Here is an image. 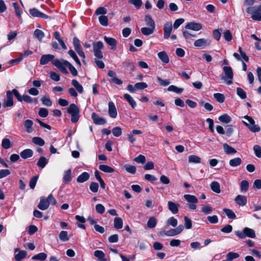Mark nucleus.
Here are the masks:
<instances>
[{
	"mask_svg": "<svg viewBox=\"0 0 261 261\" xmlns=\"http://www.w3.org/2000/svg\"><path fill=\"white\" fill-rule=\"evenodd\" d=\"M184 198L189 203H197L198 202L197 198L192 195L185 194L184 196Z\"/></svg>",
	"mask_w": 261,
	"mask_h": 261,
	"instance_id": "obj_28",
	"label": "nucleus"
},
{
	"mask_svg": "<svg viewBox=\"0 0 261 261\" xmlns=\"http://www.w3.org/2000/svg\"><path fill=\"white\" fill-rule=\"evenodd\" d=\"M65 64L66 66L69 68L70 72L73 76H76L77 75V71L75 68L68 61H65Z\"/></svg>",
	"mask_w": 261,
	"mask_h": 261,
	"instance_id": "obj_37",
	"label": "nucleus"
},
{
	"mask_svg": "<svg viewBox=\"0 0 261 261\" xmlns=\"http://www.w3.org/2000/svg\"><path fill=\"white\" fill-rule=\"evenodd\" d=\"M32 142L36 145L42 146L45 144V141L43 139L39 137H35L32 139Z\"/></svg>",
	"mask_w": 261,
	"mask_h": 261,
	"instance_id": "obj_40",
	"label": "nucleus"
},
{
	"mask_svg": "<svg viewBox=\"0 0 261 261\" xmlns=\"http://www.w3.org/2000/svg\"><path fill=\"white\" fill-rule=\"evenodd\" d=\"M99 169L106 173H113L115 171V170L113 168L106 165H99Z\"/></svg>",
	"mask_w": 261,
	"mask_h": 261,
	"instance_id": "obj_32",
	"label": "nucleus"
},
{
	"mask_svg": "<svg viewBox=\"0 0 261 261\" xmlns=\"http://www.w3.org/2000/svg\"><path fill=\"white\" fill-rule=\"evenodd\" d=\"M123 226L122 219L120 217H116L114 220V226L116 229H121Z\"/></svg>",
	"mask_w": 261,
	"mask_h": 261,
	"instance_id": "obj_34",
	"label": "nucleus"
},
{
	"mask_svg": "<svg viewBox=\"0 0 261 261\" xmlns=\"http://www.w3.org/2000/svg\"><path fill=\"white\" fill-rule=\"evenodd\" d=\"M214 97L217 101L220 103H223L225 100V96L223 94L216 93L214 94Z\"/></svg>",
	"mask_w": 261,
	"mask_h": 261,
	"instance_id": "obj_47",
	"label": "nucleus"
},
{
	"mask_svg": "<svg viewBox=\"0 0 261 261\" xmlns=\"http://www.w3.org/2000/svg\"><path fill=\"white\" fill-rule=\"evenodd\" d=\"M122 64L124 67H125L128 70H133L134 68V63L131 60L129 59H127L125 61H124L122 63Z\"/></svg>",
	"mask_w": 261,
	"mask_h": 261,
	"instance_id": "obj_41",
	"label": "nucleus"
},
{
	"mask_svg": "<svg viewBox=\"0 0 261 261\" xmlns=\"http://www.w3.org/2000/svg\"><path fill=\"white\" fill-rule=\"evenodd\" d=\"M156 81L159 83L160 85L164 87L168 86L170 83V82L169 80H163L162 79H161V77L159 76H158L156 77Z\"/></svg>",
	"mask_w": 261,
	"mask_h": 261,
	"instance_id": "obj_50",
	"label": "nucleus"
},
{
	"mask_svg": "<svg viewBox=\"0 0 261 261\" xmlns=\"http://www.w3.org/2000/svg\"><path fill=\"white\" fill-rule=\"evenodd\" d=\"M112 132L115 137H118L122 134V129L119 126L115 127L112 129Z\"/></svg>",
	"mask_w": 261,
	"mask_h": 261,
	"instance_id": "obj_52",
	"label": "nucleus"
},
{
	"mask_svg": "<svg viewBox=\"0 0 261 261\" xmlns=\"http://www.w3.org/2000/svg\"><path fill=\"white\" fill-rule=\"evenodd\" d=\"M30 14L33 17L48 19L49 17L42 13L36 8H32L29 10Z\"/></svg>",
	"mask_w": 261,
	"mask_h": 261,
	"instance_id": "obj_10",
	"label": "nucleus"
},
{
	"mask_svg": "<svg viewBox=\"0 0 261 261\" xmlns=\"http://www.w3.org/2000/svg\"><path fill=\"white\" fill-rule=\"evenodd\" d=\"M147 84L144 82L137 83L135 84L136 90H143L147 87Z\"/></svg>",
	"mask_w": 261,
	"mask_h": 261,
	"instance_id": "obj_62",
	"label": "nucleus"
},
{
	"mask_svg": "<svg viewBox=\"0 0 261 261\" xmlns=\"http://www.w3.org/2000/svg\"><path fill=\"white\" fill-rule=\"evenodd\" d=\"M172 30L171 22H167L164 26V37L165 39L169 38Z\"/></svg>",
	"mask_w": 261,
	"mask_h": 261,
	"instance_id": "obj_14",
	"label": "nucleus"
},
{
	"mask_svg": "<svg viewBox=\"0 0 261 261\" xmlns=\"http://www.w3.org/2000/svg\"><path fill=\"white\" fill-rule=\"evenodd\" d=\"M124 168L127 172L131 174H135L136 172V168L135 166L125 165Z\"/></svg>",
	"mask_w": 261,
	"mask_h": 261,
	"instance_id": "obj_56",
	"label": "nucleus"
},
{
	"mask_svg": "<svg viewBox=\"0 0 261 261\" xmlns=\"http://www.w3.org/2000/svg\"><path fill=\"white\" fill-rule=\"evenodd\" d=\"M235 234L241 239H244L246 237L250 238H254L255 237V231L249 227L244 228L242 231H236Z\"/></svg>",
	"mask_w": 261,
	"mask_h": 261,
	"instance_id": "obj_5",
	"label": "nucleus"
},
{
	"mask_svg": "<svg viewBox=\"0 0 261 261\" xmlns=\"http://www.w3.org/2000/svg\"><path fill=\"white\" fill-rule=\"evenodd\" d=\"M169 91H173L176 93L180 94L184 91V89L179 88L174 85H171L168 88Z\"/></svg>",
	"mask_w": 261,
	"mask_h": 261,
	"instance_id": "obj_48",
	"label": "nucleus"
},
{
	"mask_svg": "<svg viewBox=\"0 0 261 261\" xmlns=\"http://www.w3.org/2000/svg\"><path fill=\"white\" fill-rule=\"evenodd\" d=\"M223 146L224 151L227 154H233L237 152V150L234 148L230 146L227 143L223 144Z\"/></svg>",
	"mask_w": 261,
	"mask_h": 261,
	"instance_id": "obj_31",
	"label": "nucleus"
},
{
	"mask_svg": "<svg viewBox=\"0 0 261 261\" xmlns=\"http://www.w3.org/2000/svg\"><path fill=\"white\" fill-rule=\"evenodd\" d=\"M249 183L247 180H244L241 183V190L242 192H245L248 189Z\"/></svg>",
	"mask_w": 261,
	"mask_h": 261,
	"instance_id": "obj_61",
	"label": "nucleus"
},
{
	"mask_svg": "<svg viewBox=\"0 0 261 261\" xmlns=\"http://www.w3.org/2000/svg\"><path fill=\"white\" fill-rule=\"evenodd\" d=\"M223 211L225 213L228 218L233 219L236 218V214L231 210L228 208H224Z\"/></svg>",
	"mask_w": 261,
	"mask_h": 261,
	"instance_id": "obj_43",
	"label": "nucleus"
},
{
	"mask_svg": "<svg viewBox=\"0 0 261 261\" xmlns=\"http://www.w3.org/2000/svg\"><path fill=\"white\" fill-rule=\"evenodd\" d=\"M185 221V226L186 229H191L192 227V220L188 218L187 216H185L184 217Z\"/></svg>",
	"mask_w": 261,
	"mask_h": 261,
	"instance_id": "obj_58",
	"label": "nucleus"
},
{
	"mask_svg": "<svg viewBox=\"0 0 261 261\" xmlns=\"http://www.w3.org/2000/svg\"><path fill=\"white\" fill-rule=\"evenodd\" d=\"M103 44L100 41L93 43V54L97 59H101L103 58L101 49L103 48Z\"/></svg>",
	"mask_w": 261,
	"mask_h": 261,
	"instance_id": "obj_6",
	"label": "nucleus"
},
{
	"mask_svg": "<svg viewBox=\"0 0 261 261\" xmlns=\"http://www.w3.org/2000/svg\"><path fill=\"white\" fill-rule=\"evenodd\" d=\"M109 106V115L111 118H116L117 115V112L116 107L112 101H110L108 104Z\"/></svg>",
	"mask_w": 261,
	"mask_h": 261,
	"instance_id": "obj_13",
	"label": "nucleus"
},
{
	"mask_svg": "<svg viewBox=\"0 0 261 261\" xmlns=\"http://www.w3.org/2000/svg\"><path fill=\"white\" fill-rule=\"evenodd\" d=\"M23 125L28 133L30 134L33 132L32 126L33 125V122L32 120L30 119L25 120L23 122Z\"/></svg>",
	"mask_w": 261,
	"mask_h": 261,
	"instance_id": "obj_23",
	"label": "nucleus"
},
{
	"mask_svg": "<svg viewBox=\"0 0 261 261\" xmlns=\"http://www.w3.org/2000/svg\"><path fill=\"white\" fill-rule=\"evenodd\" d=\"M71 180V170L68 169L65 171L63 177V181L65 183H68Z\"/></svg>",
	"mask_w": 261,
	"mask_h": 261,
	"instance_id": "obj_39",
	"label": "nucleus"
},
{
	"mask_svg": "<svg viewBox=\"0 0 261 261\" xmlns=\"http://www.w3.org/2000/svg\"><path fill=\"white\" fill-rule=\"evenodd\" d=\"M48 160L44 156H41L37 163V165L41 168H43L47 164Z\"/></svg>",
	"mask_w": 261,
	"mask_h": 261,
	"instance_id": "obj_30",
	"label": "nucleus"
},
{
	"mask_svg": "<svg viewBox=\"0 0 261 261\" xmlns=\"http://www.w3.org/2000/svg\"><path fill=\"white\" fill-rule=\"evenodd\" d=\"M60 240L63 242L68 241L69 239L68 236V232L66 231H61L59 234Z\"/></svg>",
	"mask_w": 261,
	"mask_h": 261,
	"instance_id": "obj_42",
	"label": "nucleus"
},
{
	"mask_svg": "<svg viewBox=\"0 0 261 261\" xmlns=\"http://www.w3.org/2000/svg\"><path fill=\"white\" fill-rule=\"evenodd\" d=\"M212 190L216 193H220L221 192L220 184L217 181H213L210 185Z\"/></svg>",
	"mask_w": 261,
	"mask_h": 261,
	"instance_id": "obj_27",
	"label": "nucleus"
},
{
	"mask_svg": "<svg viewBox=\"0 0 261 261\" xmlns=\"http://www.w3.org/2000/svg\"><path fill=\"white\" fill-rule=\"evenodd\" d=\"M253 150L255 155L258 158H261V147L258 145L253 146Z\"/></svg>",
	"mask_w": 261,
	"mask_h": 261,
	"instance_id": "obj_64",
	"label": "nucleus"
},
{
	"mask_svg": "<svg viewBox=\"0 0 261 261\" xmlns=\"http://www.w3.org/2000/svg\"><path fill=\"white\" fill-rule=\"evenodd\" d=\"M49 206V202L44 197H41L40 202L37 205L38 208L40 210L45 211L48 208Z\"/></svg>",
	"mask_w": 261,
	"mask_h": 261,
	"instance_id": "obj_15",
	"label": "nucleus"
},
{
	"mask_svg": "<svg viewBox=\"0 0 261 261\" xmlns=\"http://www.w3.org/2000/svg\"><path fill=\"white\" fill-rule=\"evenodd\" d=\"M179 205L175 203L169 201L168 202V207L170 211H171L173 214H176L178 212V206Z\"/></svg>",
	"mask_w": 261,
	"mask_h": 261,
	"instance_id": "obj_19",
	"label": "nucleus"
},
{
	"mask_svg": "<svg viewBox=\"0 0 261 261\" xmlns=\"http://www.w3.org/2000/svg\"><path fill=\"white\" fill-rule=\"evenodd\" d=\"M47 257V254L45 253H40L37 255H34L32 259L34 260H44Z\"/></svg>",
	"mask_w": 261,
	"mask_h": 261,
	"instance_id": "obj_45",
	"label": "nucleus"
},
{
	"mask_svg": "<svg viewBox=\"0 0 261 261\" xmlns=\"http://www.w3.org/2000/svg\"><path fill=\"white\" fill-rule=\"evenodd\" d=\"M7 100L4 103V107H12L13 105L12 93L10 91L7 92Z\"/></svg>",
	"mask_w": 261,
	"mask_h": 261,
	"instance_id": "obj_18",
	"label": "nucleus"
},
{
	"mask_svg": "<svg viewBox=\"0 0 261 261\" xmlns=\"http://www.w3.org/2000/svg\"><path fill=\"white\" fill-rule=\"evenodd\" d=\"M154 28L151 27H143L141 29V33L145 36H149L152 34L155 31Z\"/></svg>",
	"mask_w": 261,
	"mask_h": 261,
	"instance_id": "obj_26",
	"label": "nucleus"
},
{
	"mask_svg": "<svg viewBox=\"0 0 261 261\" xmlns=\"http://www.w3.org/2000/svg\"><path fill=\"white\" fill-rule=\"evenodd\" d=\"M99 21L103 26H107L108 25V19L107 16L105 15H101L99 17Z\"/></svg>",
	"mask_w": 261,
	"mask_h": 261,
	"instance_id": "obj_54",
	"label": "nucleus"
},
{
	"mask_svg": "<svg viewBox=\"0 0 261 261\" xmlns=\"http://www.w3.org/2000/svg\"><path fill=\"white\" fill-rule=\"evenodd\" d=\"M105 41L106 42V43L111 46V48L113 49L115 48L117 45V41L115 39L110 37H107L105 36L103 38Z\"/></svg>",
	"mask_w": 261,
	"mask_h": 261,
	"instance_id": "obj_20",
	"label": "nucleus"
},
{
	"mask_svg": "<svg viewBox=\"0 0 261 261\" xmlns=\"http://www.w3.org/2000/svg\"><path fill=\"white\" fill-rule=\"evenodd\" d=\"M218 119L220 121L225 123H228L231 121V118L226 114L220 116Z\"/></svg>",
	"mask_w": 261,
	"mask_h": 261,
	"instance_id": "obj_35",
	"label": "nucleus"
},
{
	"mask_svg": "<svg viewBox=\"0 0 261 261\" xmlns=\"http://www.w3.org/2000/svg\"><path fill=\"white\" fill-rule=\"evenodd\" d=\"M244 118L248 122L242 121L243 123L247 127L251 132L257 133L260 130V127L258 125L255 124V121L251 117L245 115L244 116Z\"/></svg>",
	"mask_w": 261,
	"mask_h": 261,
	"instance_id": "obj_3",
	"label": "nucleus"
},
{
	"mask_svg": "<svg viewBox=\"0 0 261 261\" xmlns=\"http://www.w3.org/2000/svg\"><path fill=\"white\" fill-rule=\"evenodd\" d=\"M65 60L60 61L58 59L54 60L52 61L53 64L60 71L64 74H68V72L65 68L66 65L65 64Z\"/></svg>",
	"mask_w": 261,
	"mask_h": 261,
	"instance_id": "obj_9",
	"label": "nucleus"
},
{
	"mask_svg": "<svg viewBox=\"0 0 261 261\" xmlns=\"http://www.w3.org/2000/svg\"><path fill=\"white\" fill-rule=\"evenodd\" d=\"M157 223V220L154 217H151L149 219L147 225L150 228H154Z\"/></svg>",
	"mask_w": 261,
	"mask_h": 261,
	"instance_id": "obj_44",
	"label": "nucleus"
},
{
	"mask_svg": "<svg viewBox=\"0 0 261 261\" xmlns=\"http://www.w3.org/2000/svg\"><path fill=\"white\" fill-rule=\"evenodd\" d=\"M224 74L221 75V78L224 80L227 85H231L232 83L233 71L230 66H224L223 67Z\"/></svg>",
	"mask_w": 261,
	"mask_h": 261,
	"instance_id": "obj_4",
	"label": "nucleus"
},
{
	"mask_svg": "<svg viewBox=\"0 0 261 261\" xmlns=\"http://www.w3.org/2000/svg\"><path fill=\"white\" fill-rule=\"evenodd\" d=\"M72 85L76 89V90L80 93L83 92V87L76 80H72L71 81Z\"/></svg>",
	"mask_w": 261,
	"mask_h": 261,
	"instance_id": "obj_36",
	"label": "nucleus"
},
{
	"mask_svg": "<svg viewBox=\"0 0 261 261\" xmlns=\"http://www.w3.org/2000/svg\"><path fill=\"white\" fill-rule=\"evenodd\" d=\"M200 158L195 155H191L189 156L188 161L190 163H200Z\"/></svg>",
	"mask_w": 261,
	"mask_h": 261,
	"instance_id": "obj_51",
	"label": "nucleus"
},
{
	"mask_svg": "<svg viewBox=\"0 0 261 261\" xmlns=\"http://www.w3.org/2000/svg\"><path fill=\"white\" fill-rule=\"evenodd\" d=\"M234 201L241 206H244L247 204V199L245 196L239 195L235 198Z\"/></svg>",
	"mask_w": 261,
	"mask_h": 261,
	"instance_id": "obj_17",
	"label": "nucleus"
},
{
	"mask_svg": "<svg viewBox=\"0 0 261 261\" xmlns=\"http://www.w3.org/2000/svg\"><path fill=\"white\" fill-rule=\"evenodd\" d=\"M2 146L5 149L10 148L11 146L10 140L7 138L4 139L2 141Z\"/></svg>",
	"mask_w": 261,
	"mask_h": 261,
	"instance_id": "obj_53",
	"label": "nucleus"
},
{
	"mask_svg": "<svg viewBox=\"0 0 261 261\" xmlns=\"http://www.w3.org/2000/svg\"><path fill=\"white\" fill-rule=\"evenodd\" d=\"M201 212L204 214H210L213 212V208L208 205H203L201 208Z\"/></svg>",
	"mask_w": 261,
	"mask_h": 261,
	"instance_id": "obj_59",
	"label": "nucleus"
},
{
	"mask_svg": "<svg viewBox=\"0 0 261 261\" xmlns=\"http://www.w3.org/2000/svg\"><path fill=\"white\" fill-rule=\"evenodd\" d=\"M98 184L95 182H91L89 186L90 190L94 193H96L98 191Z\"/></svg>",
	"mask_w": 261,
	"mask_h": 261,
	"instance_id": "obj_63",
	"label": "nucleus"
},
{
	"mask_svg": "<svg viewBox=\"0 0 261 261\" xmlns=\"http://www.w3.org/2000/svg\"><path fill=\"white\" fill-rule=\"evenodd\" d=\"M246 11L251 14V18L255 21H261V3L259 5L248 7Z\"/></svg>",
	"mask_w": 261,
	"mask_h": 261,
	"instance_id": "obj_1",
	"label": "nucleus"
},
{
	"mask_svg": "<svg viewBox=\"0 0 261 261\" xmlns=\"http://www.w3.org/2000/svg\"><path fill=\"white\" fill-rule=\"evenodd\" d=\"M68 54L69 55L73 58V59L75 61V62L77 63V65H79L80 66H81V62L80 60L79 59L77 56H76V54L73 50H69L68 51Z\"/></svg>",
	"mask_w": 261,
	"mask_h": 261,
	"instance_id": "obj_49",
	"label": "nucleus"
},
{
	"mask_svg": "<svg viewBox=\"0 0 261 261\" xmlns=\"http://www.w3.org/2000/svg\"><path fill=\"white\" fill-rule=\"evenodd\" d=\"M124 98L127 101L132 107L134 109L136 107L137 105L136 101L134 100L133 98L128 94H124Z\"/></svg>",
	"mask_w": 261,
	"mask_h": 261,
	"instance_id": "obj_29",
	"label": "nucleus"
},
{
	"mask_svg": "<svg viewBox=\"0 0 261 261\" xmlns=\"http://www.w3.org/2000/svg\"><path fill=\"white\" fill-rule=\"evenodd\" d=\"M159 58L165 64L168 63L169 62V59L167 53L165 51L159 52L158 54Z\"/></svg>",
	"mask_w": 261,
	"mask_h": 261,
	"instance_id": "obj_22",
	"label": "nucleus"
},
{
	"mask_svg": "<svg viewBox=\"0 0 261 261\" xmlns=\"http://www.w3.org/2000/svg\"><path fill=\"white\" fill-rule=\"evenodd\" d=\"M34 35L35 37L40 42L44 37V34L43 31L39 29H36Z\"/></svg>",
	"mask_w": 261,
	"mask_h": 261,
	"instance_id": "obj_38",
	"label": "nucleus"
},
{
	"mask_svg": "<svg viewBox=\"0 0 261 261\" xmlns=\"http://www.w3.org/2000/svg\"><path fill=\"white\" fill-rule=\"evenodd\" d=\"M167 225L175 227L177 225V220L174 217H171L167 221Z\"/></svg>",
	"mask_w": 261,
	"mask_h": 261,
	"instance_id": "obj_57",
	"label": "nucleus"
},
{
	"mask_svg": "<svg viewBox=\"0 0 261 261\" xmlns=\"http://www.w3.org/2000/svg\"><path fill=\"white\" fill-rule=\"evenodd\" d=\"M237 94L242 99H245L247 97L246 92L241 88H237Z\"/></svg>",
	"mask_w": 261,
	"mask_h": 261,
	"instance_id": "obj_55",
	"label": "nucleus"
},
{
	"mask_svg": "<svg viewBox=\"0 0 261 261\" xmlns=\"http://www.w3.org/2000/svg\"><path fill=\"white\" fill-rule=\"evenodd\" d=\"M91 117L93 122L97 125H105L106 123V120L103 118L100 117L97 114L93 112L91 114Z\"/></svg>",
	"mask_w": 261,
	"mask_h": 261,
	"instance_id": "obj_11",
	"label": "nucleus"
},
{
	"mask_svg": "<svg viewBox=\"0 0 261 261\" xmlns=\"http://www.w3.org/2000/svg\"><path fill=\"white\" fill-rule=\"evenodd\" d=\"M144 21L147 26L155 29V22L149 15H145Z\"/></svg>",
	"mask_w": 261,
	"mask_h": 261,
	"instance_id": "obj_24",
	"label": "nucleus"
},
{
	"mask_svg": "<svg viewBox=\"0 0 261 261\" xmlns=\"http://www.w3.org/2000/svg\"><path fill=\"white\" fill-rule=\"evenodd\" d=\"M211 44V41L208 39L201 38L195 41L194 45L196 47L200 49L205 48Z\"/></svg>",
	"mask_w": 261,
	"mask_h": 261,
	"instance_id": "obj_7",
	"label": "nucleus"
},
{
	"mask_svg": "<svg viewBox=\"0 0 261 261\" xmlns=\"http://www.w3.org/2000/svg\"><path fill=\"white\" fill-rule=\"evenodd\" d=\"M54 57V55L49 54L43 55L40 58V64L41 65H45L49 61H53Z\"/></svg>",
	"mask_w": 261,
	"mask_h": 261,
	"instance_id": "obj_16",
	"label": "nucleus"
},
{
	"mask_svg": "<svg viewBox=\"0 0 261 261\" xmlns=\"http://www.w3.org/2000/svg\"><path fill=\"white\" fill-rule=\"evenodd\" d=\"M242 163V160L240 158H236L231 159L229 162V164L231 167H235L240 165Z\"/></svg>",
	"mask_w": 261,
	"mask_h": 261,
	"instance_id": "obj_33",
	"label": "nucleus"
},
{
	"mask_svg": "<svg viewBox=\"0 0 261 261\" xmlns=\"http://www.w3.org/2000/svg\"><path fill=\"white\" fill-rule=\"evenodd\" d=\"M67 112L71 115V121L72 123L77 122L80 118V109L79 107L74 103H71L69 105L67 110Z\"/></svg>",
	"mask_w": 261,
	"mask_h": 261,
	"instance_id": "obj_2",
	"label": "nucleus"
},
{
	"mask_svg": "<svg viewBox=\"0 0 261 261\" xmlns=\"http://www.w3.org/2000/svg\"><path fill=\"white\" fill-rule=\"evenodd\" d=\"M89 178V173L86 172H84L77 177V181L80 183H82L88 180Z\"/></svg>",
	"mask_w": 261,
	"mask_h": 261,
	"instance_id": "obj_25",
	"label": "nucleus"
},
{
	"mask_svg": "<svg viewBox=\"0 0 261 261\" xmlns=\"http://www.w3.org/2000/svg\"><path fill=\"white\" fill-rule=\"evenodd\" d=\"M129 3L134 5L137 9H139L143 4L141 0H129Z\"/></svg>",
	"mask_w": 261,
	"mask_h": 261,
	"instance_id": "obj_60",
	"label": "nucleus"
},
{
	"mask_svg": "<svg viewBox=\"0 0 261 261\" xmlns=\"http://www.w3.org/2000/svg\"><path fill=\"white\" fill-rule=\"evenodd\" d=\"M73 45L74 48L79 55L83 59L85 58V55L82 50V46L80 44V41L76 37L73 38Z\"/></svg>",
	"mask_w": 261,
	"mask_h": 261,
	"instance_id": "obj_8",
	"label": "nucleus"
},
{
	"mask_svg": "<svg viewBox=\"0 0 261 261\" xmlns=\"http://www.w3.org/2000/svg\"><path fill=\"white\" fill-rule=\"evenodd\" d=\"M27 254V252L25 251H19L15 256V259L16 261H20L22 259L24 258Z\"/></svg>",
	"mask_w": 261,
	"mask_h": 261,
	"instance_id": "obj_46",
	"label": "nucleus"
},
{
	"mask_svg": "<svg viewBox=\"0 0 261 261\" xmlns=\"http://www.w3.org/2000/svg\"><path fill=\"white\" fill-rule=\"evenodd\" d=\"M185 28L188 30L198 31L202 29V25L200 23L192 21L187 23L185 26Z\"/></svg>",
	"mask_w": 261,
	"mask_h": 261,
	"instance_id": "obj_12",
	"label": "nucleus"
},
{
	"mask_svg": "<svg viewBox=\"0 0 261 261\" xmlns=\"http://www.w3.org/2000/svg\"><path fill=\"white\" fill-rule=\"evenodd\" d=\"M33 155V151L31 149H26L22 151L20 153V156L24 159L31 158Z\"/></svg>",
	"mask_w": 261,
	"mask_h": 261,
	"instance_id": "obj_21",
	"label": "nucleus"
}]
</instances>
